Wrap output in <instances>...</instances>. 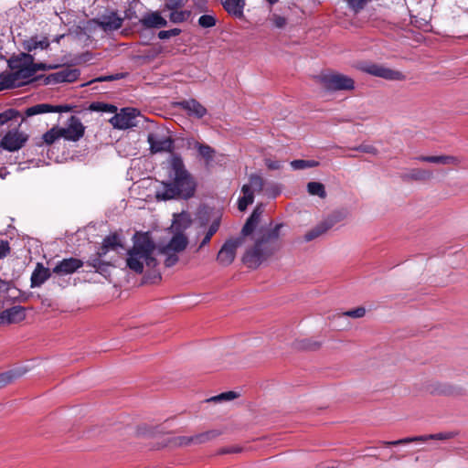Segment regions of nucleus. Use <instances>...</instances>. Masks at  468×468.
Masks as SVG:
<instances>
[{
	"instance_id": "473e14b6",
	"label": "nucleus",
	"mask_w": 468,
	"mask_h": 468,
	"mask_svg": "<svg viewBox=\"0 0 468 468\" xmlns=\"http://www.w3.org/2000/svg\"><path fill=\"white\" fill-rule=\"evenodd\" d=\"M332 227V223L329 222H323L314 228L313 229L307 231L304 235V240L305 241H311L322 234L325 233L330 228Z\"/></svg>"
},
{
	"instance_id": "603ef678",
	"label": "nucleus",
	"mask_w": 468,
	"mask_h": 468,
	"mask_svg": "<svg viewBox=\"0 0 468 468\" xmlns=\"http://www.w3.org/2000/svg\"><path fill=\"white\" fill-rule=\"evenodd\" d=\"M163 254L165 255L164 263H165V266L167 268H170V267H173L174 265H176L179 260L177 253L169 252V253H163Z\"/></svg>"
},
{
	"instance_id": "3c124183",
	"label": "nucleus",
	"mask_w": 468,
	"mask_h": 468,
	"mask_svg": "<svg viewBox=\"0 0 468 468\" xmlns=\"http://www.w3.org/2000/svg\"><path fill=\"white\" fill-rule=\"evenodd\" d=\"M174 443L177 446H188L194 444L193 436H178L174 439Z\"/></svg>"
},
{
	"instance_id": "dca6fc26",
	"label": "nucleus",
	"mask_w": 468,
	"mask_h": 468,
	"mask_svg": "<svg viewBox=\"0 0 468 468\" xmlns=\"http://www.w3.org/2000/svg\"><path fill=\"white\" fill-rule=\"evenodd\" d=\"M188 245V239L185 235V233H176L174 232L173 237L169 240L167 244L162 246L159 249L160 253H169L175 252L179 253L184 251Z\"/></svg>"
},
{
	"instance_id": "c756f323",
	"label": "nucleus",
	"mask_w": 468,
	"mask_h": 468,
	"mask_svg": "<svg viewBox=\"0 0 468 468\" xmlns=\"http://www.w3.org/2000/svg\"><path fill=\"white\" fill-rule=\"evenodd\" d=\"M101 25L106 30H116L122 26V18L116 13H112L110 16H103Z\"/></svg>"
},
{
	"instance_id": "2f4dec72",
	"label": "nucleus",
	"mask_w": 468,
	"mask_h": 468,
	"mask_svg": "<svg viewBox=\"0 0 468 468\" xmlns=\"http://www.w3.org/2000/svg\"><path fill=\"white\" fill-rule=\"evenodd\" d=\"M222 434V431L218 430H210L198 434L194 435V445L203 444L210 441L215 440Z\"/></svg>"
},
{
	"instance_id": "a18cd8bd",
	"label": "nucleus",
	"mask_w": 468,
	"mask_h": 468,
	"mask_svg": "<svg viewBox=\"0 0 468 468\" xmlns=\"http://www.w3.org/2000/svg\"><path fill=\"white\" fill-rule=\"evenodd\" d=\"M103 256H100L99 255V251L96 253V255L92 258H90L88 261H87V264L89 266H91L93 267L97 272H101L105 266H108L107 263H105L104 261H102L101 260V258H102Z\"/></svg>"
},
{
	"instance_id": "0e129e2a",
	"label": "nucleus",
	"mask_w": 468,
	"mask_h": 468,
	"mask_svg": "<svg viewBox=\"0 0 468 468\" xmlns=\"http://www.w3.org/2000/svg\"><path fill=\"white\" fill-rule=\"evenodd\" d=\"M392 458H395V456L394 455L389 456V459H392ZM396 459H398V458L396 457Z\"/></svg>"
},
{
	"instance_id": "423d86ee",
	"label": "nucleus",
	"mask_w": 468,
	"mask_h": 468,
	"mask_svg": "<svg viewBox=\"0 0 468 468\" xmlns=\"http://www.w3.org/2000/svg\"><path fill=\"white\" fill-rule=\"evenodd\" d=\"M321 86L328 91L353 90L355 80L344 74L330 72L317 76Z\"/></svg>"
},
{
	"instance_id": "5701e85b",
	"label": "nucleus",
	"mask_w": 468,
	"mask_h": 468,
	"mask_svg": "<svg viewBox=\"0 0 468 468\" xmlns=\"http://www.w3.org/2000/svg\"><path fill=\"white\" fill-rule=\"evenodd\" d=\"M262 214V209L258 206L254 208L250 216L247 218L242 229L241 235L243 237L250 235L258 226L260 222L261 216Z\"/></svg>"
},
{
	"instance_id": "4be33fe9",
	"label": "nucleus",
	"mask_w": 468,
	"mask_h": 468,
	"mask_svg": "<svg viewBox=\"0 0 468 468\" xmlns=\"http://www.w3.org/2000/svg\"><path fill=\"white\" fill-rule=\"evenodd\" d=\"M432 172L422 168H412L403 173L400 177L403 181H428L432 178Z\"/></svg>"
},
{
	"instance_id": "393cba45",
	"label": "nucleus",
	"mask_w": 468,
	"mask_h": 468,
	"mask_svg": "<svg viewBox=\"0 0 468 468\" xmlns=\"http://www.w3.org/2000/svg\"><path fill=\"white\" fill-rule=\"evenodd\" d=\"M417 160L427 163L441 164V165H458L459 160L452 155H420L416 157Z\"/></svg>"
},
{
	"instance_id": "20e7f679",
	"label": "nucleus",
	"mask_w": 468,
	"mask_h": 468,
	"mask_svg": "<svg viewBox=\"0 0 468 468\" xmlns=\"http://www.w3.org/2000/svg\"><path fill=\"white\" fill-rule=\"evenodd\" d=\"M34 57L28 53H20L13 57L8 61V66L14 71L0 74V91L26 83V80H29V72L27 69H31Z\"/></svg>"
},
{
	"instance_id": "bb28decb",
	"label": "nucleus",
	"mask_w": 468,
	"mask_h": 468,
	"mask_svg": "<svg viewBox=\"0 0 468 468\" xmlns=\"http://www.w3.org/2000/svg\"><path fill=\"white\" fill-rule=\"evenodd\" d=\"M122 247L119 236L116 233L106 236L99 249V255L105 256L110 250H115Z\"/></svg>"
},
{
	"instance_id": "c85d7f7f",
	"label": "nucleus",
	"mask_w": 468,
	"mask_h": 468,
	"mask_svg": "<svg viewBox=\"0 0 468 468\" xmlns=\"http://www.w3.org/2000/svg\"><path fill=\"white\" fill-rule=\"evenodd\" d=\"M224 9L235 18L242 19L244 17L243 9L245 2H221Z\"/></svg>"
},
{
	"instance_id": "72a5a7b5",
	"label": "nucleus",
	"mask_w": 468,
	"mask_h": 468,
	"mask_svg": "<svg viewBox=\"0 0 468 468\" xmlns=\"http://www.w3.org/2000/svg\"><path fill=\"white\" fill-rule=\"evenodd\" d=\"M50 43L48 37H44L41 40H37V37H31L25 43V49L28 52L35 50L37 48L47 49L49 47Z\"/></svg>"
},
{
	"instance_id": "f8f14e48",
	"label": "nucleus",
	"mask_w": 468,
	"mask_h": 468,
	"mask_svg": "<svg viewBox=\"0 0 468 468\" xmlns=\"http://www.w3.org/2000/svg\"><path fill=\"white\" fill-rule=\"evenodd\" d=\"M243 243V237L228 239L219 250L217 261L223 266L230 265L235 257L237 249Z\"/></svg>"
},
{
	"instance_id": "6e6552de",
	"label": "nucleus",
	"mask_w": 468,
	"mask_h": 468,
	"mask_svg": "<svg viewBox=\"0 0 468 468\" xmlns=\"http://www.w3.org/2000/svg\"><path fill=\"white\" fill-rule=\"evenodd\" d=\"M408 10L411 24L419 28L426 29L432 17V6L430 2H413Z\"/></svg>"
},
{
	"instance_id": "a19ab883",
	"label": "nucleus",
	"mask_w": 468,
	"mask_h": 468,
	"mask_svg": "<svg viewBox=\"0 0 468 468\" xmlns=\"http://www.w3.org/2000/svg\"><path fill=\"white\" fill-rule=\"evenodd\" d=\"M290 165L294 170H302L305 168L315 167L319 165V163L314 160L296 159L292 161Z\"/></svg>"
},
{
	"instance_id": "a211bd4d",
	"label": "nucleus",
	"mask_w": 468,
	"mask_h": 468,
	"mask_svg": "<svg viewBox=\"0 0 468 468\" xmlns=\"http://www.w3.org/2000/svg\"><path fill=\"white\" fill-rule=\"evenodd\" d=\"M148 143L152 153L172 152L174 149V141L171 137L159 138L150 133L148 135Z\"/></svg>"
},
{
	"instance_id": "ea45409f",
	"label": "nucleus",
	"mask_w": 468,
	"mask_h": 468,
	"mask_svg": "<svg viewBox=\"0 0 468 468\" xmlns=\"http://www.w3.org/2000/svg\"><path fill=\"white\" fill-rule=\"evenodd\" d=\"M219 228V219H215L209 226L207 231L206 232L205 237L203 238L198 250L206 246L209 243L211 238L214 236V234L218 230Z\"/></svg>"
},
{
	"instance_id": "37998d69",
	"label": "nucleus",
	"mask_w": 468,
	"mask_h": 468,
	"mask_svg": "<svg viewBox=\"0 0 468 468\" xmlns=\"http://www.w3.org/2000/svg\"><path fill=\"white\" fill-rule=\"evenodd\" d=\"M57 68H58V66L55 65V64H47V63H43V62L35 63L33 61L31 69H27V72H29V79H31L36 74V72L38 70L55 69Z\"/></svg>"
},
{
	"instance_id": "4468645a",
	"label": "nucleus",
	"mask_w": 468,
	"mask_h": 468,
	"mask_svg": "<svg viewBox=\"0 0 468 468\" xmlns=\"http://www.w3.org/2000/svg\"><path fill=\"white\" fill-rule=\"evenodd\" d=\"M61 137L72 142L79 141L85 132V127L79 118L71 116L67 128H60Z\"/></svg>"
},
{
	"instance_id": "58836bf2",
	"label": "nucleus",
	"mask_w": 468,
	"mask_h": 468,
	"mask_svg": "<svg viewBox=\"0 0 468 468\" xmlns=\"http://www.w3.org/2000/svg\"><path fill=\"white\" fill-rule=\"evenodd\" d=\"M59 138H62V137H61L60 127H58V126L51 128L50 130L46 132L42 136L44 143L48 145L52 144L55 141H57Z\"/></svg>"
},
{
	"instance_id": "052dcab7",
	"label": "nucleus",
	"mask_w": 468,
	"mask_h": 468,
	"mask_svg": "<svg viewBox=\"0 0 468 468\" xmlns=\"http://www.w3.org/2000/svg\"><path fill=\"white\" fill-rule=\"evenodd\" d=\"M241 191H242L244 197H247L248 195H254L253 194L254 190L250 185H244L241 188Z\"/></svg>"
},
{
	"instance_id": "ddd939ff",
	"label": "nucleus",
	"mask_w": 468,
	"mask_h": 468,
	"mask_svg": "<svg viewBox=\"0 0 468 468\" xmlns=\"http://www.w3.org/2000/svg\"><path fill=\"white\" fill-rule=\"evenodd\" d=\"M430 394L435 396H460L463 393L461 387L454 386L448 382L435 381L427 386Z\"/></svg>"
},
{
	"instance_id": "8fccbe9b",
	"label": "nucleus",
	"mask_w": 468,
	"mask_h": 468,
	"mask_svg": "<svg viewBox=\"0 0 468 468\" xmlns=\"http://www.w3.org/2000/svg\"><path fill=\"white\" fill-rule=\"evenodd\" d=\"M254 201V195H248L247 197H242L239 198L238 201V208L240 211H244L247 207L250 204H252Z\"/></svg>"
},
{
	"instance_id": "1a4fd4ad",
	"label": "nucleus",
	"mask_w": 468,
	"mask_h": 468,
	"mask_svg": "<svg viewBox=\"0 0 468 468\" xmlns=\"http://www.w3.org/2000/svg\"><path fill=\"white\" fill-rule=\"evenodd\" d=\"M458 431H442L433 434H426V435H420V436H413V437H406L403 439H399L397 441H381L380 443L385 446H398V445H405L411 442H426L430 440L434 441H449L456 436H458Z\"/></svg>"
},
{
	"instance_id": "680f3d73",
	"label": "nucleus",
	"mask_w": 468,
	"mask_h": 468,
	"mask_svg": "<svg viewBox=\"0 0 468 468\" xmlns=\"http://www.w3.org/2000/svg\"><path fill=\"white\" fill-rule=\"evenodd\" d=\"M239 452L238 449H224L220 452L221 453H230V452Z\"/></svg>"
},
{
	"instance_id": "412c9836",
	"label": "nucleus",
	"mask_w": 468,
	"mask_h": 468,
	"mask_svg": "<svg viewBox=\"0 0 468 468\" xmlns=\"http://www.w3.org/2000/svg\"><path fill=\"white\" fill-rule=\"evenodd\" d=\"M179 105L188 115L197 119L203 118L207 113L206 107L195 99L183 101L179 102Z\"/></svg>"
},
{
	"instance_id": "f03ea898",
	"label": "nucleus",
	"mask_w": 468,
	"mask_h": 468,
	"mask_svg": "<svg viewBox=\"0 0 468 468\" xmlns=\"http://www.w3.org/2000/svg\"><path fill=\"white\" fill-rule=\"evenodd\" d=\"M282 228V224H276L272 228L261 227L259 229L254 246L248 249L242 257V262L248 268H258L263 261L280 250V230Z\"/></svg>"
},
{
	"instance_id": "5fc2aeb1",
	"label": "nucleus",
	"mask_w": 468,
	"mask_h": 468,
	"mask_svg": "<svg viewBox=\"0 0 468 468\" xmlns=\"http://www.w3.org/2000/svg\"><path fill=\"white\" fill-rule=\"evenodd\" d=\"M355 150L356 151H359V152H363V153H367V154H374V155H377L378 153V150L371 145V144H361L356 148H354Z\"/></svg>"
},
{
	"instance_id": "09e8293b",
	"label": "nucleus",
	"mask_w": 468,
	"mask_h": 468,
	"mask_svg": "<svg viewBox=\"0 0 468 468\" xmlns=\"http://www.w3.org/2000/svg\"><path fill=\"white\" fill-rule=\"evenodd\" d=\"M238 393L235 392V391H227V392H223L218 396H214L212 397L209 400L211 401H226V400H231V399H234L236 398H238Z\"/></svg>"
},
{
	"instance_id": "e433bc0d",
	"label": "nucleus",
	"mask_w": 468,
	"mask_h": 468,
	"mask_svg": "<svg viewBox=\"0 0 468 468\" xmlns=\"http://www.w3.org/2000/svg\"><path fill=\"white\" fill-rule=\"evenodd\" d=\"M307 191L312 196H317L321 198L326 197L325 187L320 182H309L307 184Z\"/></svg>"
},
{
	"instance_id": "f3484780",
	"label": "nucleus",
	"mask_w": 468,
	"mask_h": 468,
	"mask_svg": "<svg viewBox=\"0 0 468 468\" xmlns=\"http://www.w3.org/2000/svg\"><path fill=\"white\" fill-rule=\"evenodd\" d=\"M83 266V261L77 258L63 259L53 268L52 272L58 275L72 274Z\"/></svg>"
},
{
	"instance_id": "f704fd0d",
	"label": "nucleus",
	"mask_w": 468,
	"mask_h": 468,
	"mask_svg": "<svg viewBox=\"0 0 468 468\" xmlns=\"http://www.w3.org/2000/svg\"><path fill=\"white\" fill-rule=\"evenodd\" d=\"M88 109L91 112H109V113H115L118 110L115 105L102 102V101L91 102Z\"/></svg>"
},
{
	"instance_id": "4d7b16f0",
	"label": "nucleus",
	"mask_w": 468,
	"mask_h": 468,
	"mask_svg": "<svg viewBox=\"0 0 468 468\" xmlns=\"http://www.w3.org/2000/svg\"><path fill=\"white\" fill-rule=\"evenodd\" d=\"M122 78V74H114V75H107V76H101L97 79H95L93 81L97 82H102V81H112L117 80Z\"/></svg>"
},
{
	"instance_id": "aec40b11",
	"label": "nucleus",
	"mask_w": 468,
	"mask_h": 468,
	"mask_svg": "<svg viewBox=\"0 0 468 468\" xmlns=\"http://www.w3.org/2000/svg\"><path fill=\"white\" fill-rule=\"evenodd\" d=\"M140 23L145 28H161L167 26V21L158 11L146 13L141 19Z\"/></svg>"
},
{
	"instance_id": "39448f33",
	"label": "nucleus",
	"mask_w": 468,
	"mask_h": 468,
	"mask_svg": "<svg viewBox=\"0 0 468 468\" xmlns=\"http://www.w3.org/2000/svg\"><path fill=\"white\" fill-rule=\"evenodd\" d=\"M154 242L148 233L136 236L133 248L128 250L127 267L136 273H142L144 271V258L147 257V254L154 251Z\"/></svg>"
},
{
	"instance_id": "6ab92c4d",
	"label": "nucleus",
	"mask_w": 468,
	"mask_h": 468,
	"mask_svg": "<svg viewBox=\"0 0 468 468\" xmlns=\"http://www.w3.org/2000/svg\"><path fill=\"white\" fill-rule=\"evenodd\" d=\"M183 6V2H167L166 7L171 10L169 19L172 23L179 24L186 21L191 16L188 10H178Z\"/></svg>"
},
{
	"instance_id": "864d4df0",
	"label": "nucleus",
	"mask_w": 468,
	"mask_h": 468,
	"mask_svg": "<svg viewBox=\"0 0 468 468\" xmlns=\"http://www.w3.org/2000/svg\"><path fill=\"white\" fill-rule=\"evenodd\" d=\"M366 314V309L364 307H357L352 310H349L344 314V315L352 317V318H361Z\"/></svg>"
},
{
	"instance_id": "f257e3e1",
	"label": "nucleus",
	"mask_w": 468,
	"mask_h": 468,
	"mask_svg": "<svg viewBox=\"0 0 468 468\" xmlns=\"http://www.w3.org/2000/svg\"><path fill=\"white\" fill-rule=\"evenodd\" d=\"M169 178V180L161 181L160 186L156 189L157 200L189 199L194 197L197 182L178 154H173L171 157Z\"/></svg>"
},
{
	"instance_id": "7c9ffc66",
	"label": "nucleus",
	"mask_w": 468,
	"mask_h": 468,
	"mask_svg": "<svg viewBox=\"0 0 468 468\" xmlns=\"http://www.w3.org/2000/svg\"><path fill=\"white\" fill-rule=\"evenodd\" d=\"M194 146L197 150L199 155L205 159L207 165H209L213 161L216 154L214 148L208 144H201L198 142H196Z\"/></svg>"
},
{
	"instance_id": "2eb2a0df",
	"label": "nucleus",
	"mask_w": 468,
	"mask_h": 468,
	"mask_svg": "<svg viewBox=\"0 0 468 468\" xmlns=\"http://www.w3.org/2000/svg\"><path fill=\"white\" fill-rule=\"evenodd\" d=\"M26 318V308L16 305L0 313V325L18 324Z\"/></svg>"
},
{
	"instance_id": "0eeeda50",
	"label": "nucleus",
	"mask_w": 468,
	"mask_h": 468,
	"mask_svg": "<svg viewBox=\"0 0 468 468\" xmlns=\"http://www.w3.org/2000/svg\"><path fill=\"white\" fill-rule=\"evenodd\" d=\"M358 69L362 72L386 80L402 81L406 80V76L403 72L378 63H362L358 66Z\"/></svg>"
},
{
	"instance_id": "6e6d98bb",
	"label": "nucleus",
	"mask_w": 468,
	"mask_h": 468,
	"mask_svg": "<svg viewBox=\"0 0 468 468\" xmlns=\"http://www.w3.org/2000/svg\"><path fill=\"white\" fill-rule=\"evenodd\" d=\"M10 252L9 243L6 240H0V260L4 259Z\"/></svg>"
},
{
	"instance_id": "7ed1b4c3",
	"label": "nucleus",
	"mask_w": 468,
	"mask_h": 468,
	"mask_svg": "<svg viewBox=\"0 0 468 468\" xmlns=\"http://www.w3.org/2000/svg\"><path fill=\"white\" fill-rule=\"evenodd\" d=\"M71 111V106L69 105H52L48 103H39L35 104L31 107H28L25 110L24 114L13 119V121H16L18 118H21V121L17 122V124L10 129L3 137L0 142V146L8 152H16L24 147L26 143L28 141V134L20 131L19 128L21 126L22 122L25 121L26 117H32L37 114H43L48 112H68Z\"/></svg>"
},
{
	"instance_id": "49530a36",
	"label": "nucleus",
	"mask_w": 468,
	"mask_h": 468,
	"mask_svg": "<svg viewBox=\"0 0 468 468\" xmlns=\"http://www.w3.org/2000/svg\"><path fill=\"white\" fill-rule=\"evenodd\" d=\"M217 24V18L212 15H202L198 18V26L203 28H210L215 27Z\"/></svg>"
},
{
	"instance_id": "13d9d810",
	"label": "nucleus",
	"mask_w": 468,
	"mask_h": 468,
	"mask_svg": "<svg viewBox=\"0 0 468 468\" xmlns=\"http://www.w3.org/2000/svg\"><path fill=\"white\" fill-rule=\"evenodd\" d=\"M153 252L154 251L149 252L147 257L144 258V263L149 268H154L157 265V260L153 257Z\"/></svg>"
},
{
	"instance_id": "79ce46f5",
	"label": "nucleus",
	"mask_w": 468,
	"mask_h": 468,
	"mask_svg": "<svg viewBox=\"0 0 468 468\" xmlns=\"http://www.w3.org/2000/svg\"><path fill=\"white\" fill-rule=\"evenodd\" d=\"M19 115L20 112L13 108L4 111L0 113V126H3L4 124L9 122V121L16 119Z\"/></svg>"
},
{
	"instance_id": "c03bdc74",
	"label": "nucleus",
	"mask_w": 468,
	"mask_h": 468,
	"mask_svg": "<svg viewBox=\"0 0 468 468\" xmlns=\"http://www.w3.org/2000/svg\"><path fill=\"white\" fill-rule=\"evenodd\" d=\"M250 186L253 188L254 191L261 192L264 187V179L262 176L252 174L249 177Z\"/></svg>"
},
{
	"instance_id": "a878e982",
	"label": "nucleus",
	"mask_w": 468,
	"mask_h": 468,
	"mask_svg": "<svg viewBox=\"0 0 468 468\" xmlns=\"http://www.w3.org/2000/svg\"><path fill=\"white\" fill-rule=\"evenodd\" d=\"M192 224L191 217L187 213H180L175 216L172 229L176 233H184Z\"/></svg>"
},
{
	"instance_id": "9b49d317",
	"label": "nucleus",
	"mask_w": 468,
	"mask_h": 468,
	"mask_svg": "<svg viewBox=\"0 0 468 468\" xmlns=\"http://www.w3.org/2000/svg\"><path fill=\"white\" fill-rule=\"evenodd\" d=\"M80 70L70 67L62 69L59 71L51 73L48 76L39 75L34 80H43V84H57L62 82H73L80 77Z\"/></svg>"
},
{
	"instance_id": "bf43d9fd",
	"label": "nucleus",
	"mask_w": 468,
	"mask_h": 468,
	"mask_svg": "<svg viewBox=\"0 0 468 468\" xmlns=\"http://www.w3.org/2000/svg\"><path fill=\"white\" fill-rule=\"evenodd\" d=\"M265 165L270 170H278L282 167L281 162L272 161L271 159H267Z\"/></svg>"
},
{
	"instance_id": "e2e57ef3",
	"label": "nucleus",
	"mask_w": 468,
	"mask_h": 468,
	"mask_svg": "<svg viewBox=\"0 0 468 468\" xmlns=\"http://www.w3.org/2000/svg\"><path fill=\"white\" fill-rule=\"evenodd\" d=\"M273 194H274V197H275L276 195L279 194V190L275 188V190L273 191Z\"/></svg>"
},
{
	"instance_id": "de8ad7c7",
	"label": "nucleus",
	"mask_w": 468,
	"mask_h": 468,
	"mask_svg": "<svg viewBox=\"0 0 468 468\" xmlns=\"http://www.w3.org/2000/svg\"><path fill=\"white\" fill-rule=\"evenodd\" d=\"M182 30L180 28L175 27L169 30H161L158 32L157 37L159 39H168L172 37H176L181 34Z\"/></svg>"
},
{
	"instance_id": "c9c22d12",
	"label": "nucleus",
	"mask_w": 468,
	"mask_h": 468,
	"mask_svg": "<svg viewBox=\"0 0 468 468\" xmlns=\"http://www.w3.org/2000/svg\"><path fill=\"white\" fill-rule=\"evenodd\" d=\"M23 373L24 372H22L20 369H14L0 373V388L10 384L14 379L21 377Z\"/></svg>"
},
{
	"instance_id": "4c0bfd02",
	"label": "nucleus",
	"mask_w": 468,
	"mask_h": 468,
	"mask_svg": "<svg viewBox=\"0 0 468 468\" xmlns=\"http://www.w3.org/2000/svg\"><path fill=\"white\" fill-rule=\"evenodd\" d=\"M345 6H341V8H345V15L351 16L356 15L359 11H361L367 2H343Z\"/></svg>"
},
{
	"instance_id": "b1692460",
	"label": "nucleus",
	"mask_w": 468,
	"mask_h": 468,
	"mask_svg": "<svg viewBox=\"0 0 468 468\" xmlns=\"http://www.w3.org/2000/svg\"><path fill=\"white\" fill-rule=\"evenodd\" d=\"M50 275L51 271L48 268L44 267L42 263H37L31 275V287H39L50 277Z\"/></svg>"
},
{
	"instance_id": "cd10ccee",
	"label": "nucleus",
	"mask_w": 468,
	"mask_h": 468,
	"mask_svg": "<svg viewBox=\"0 0 468 468\" xmlns=\"http://www.w3.org/2000/svg\"><path fill=\"white\" fill-rule=\"evenodd\" d=\"M297 5L295 3H291L287 6V8L282 12V15L272 14L270 20L272 22L273 26L277 28H283L286 25V21L291 17L289 11H292V8H296Z\"/></svg>"
},
{
	"instance_id": "9d476101",
	"label": "nucleus",
	"mask_w": 468,
	"mask_h": 468,
	"mask_svg": "<svg viewBox=\"0 0 468 468\" xmlns=\"http://www.w3.org/2000/svg\"><path fill=\"white\" fill-rule=\"evenodd\" d=\"M140 112L135 108H122L120 112H115L110 119L111 124L117 129L125 130L137 125L135 121Z\"/></svg>"
}]
</instances>
